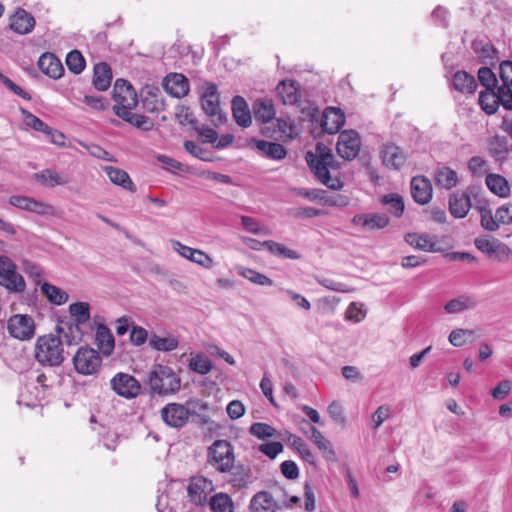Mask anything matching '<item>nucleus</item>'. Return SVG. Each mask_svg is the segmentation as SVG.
<instances>
[{
    "label": "nucleus",
    "instance_id": "nucleus-20",
    "mask_svg": "<svg viewBox=\"0 0 512 512\" xmlns=\"http://www.w3.org/2000/svg\"><path fill=\"white\" fill-rule=\"evenodd\" d=\"M174 249L184 258L194 262L204 268H211L213 260L205 252L183 245L179 241L173 243Z\"/></svg>",
    "mask_w": 512,
    "mask_h": 512
},
{
    "label": "nucleus",
    "instance_id": "nucleus-14",
    "mask_svg": "<svg viewBox=\"0 0 512 512\" xmlns=\"http://www.w3.org/2000/svg\"><path fill=\"white\" fill-rule=\"evenodd\" d=\"M213 490L212 481L199 476L191 478L187 486V495L195 505H203L207 501V491Z\"/></svg>",
    "mask_w": 512,
    "mask_h": 512
},
{
    "label": "nucleus",
    "instance_id": "nucleus-51",
    "mask_svg": "<svg viewBox=\"0 0 512 512\" xmlns=\"http://www.w3.org/2000/svg\"><path fill=\"white\" fill-rule=\"evenodd\" d=\"M249 433L260 440H266L278 435L275 428L264 422H255L249 428Z\"/></svg>",
    "mask_w": 512,
    "mask_h": 512
},
{
    "label": "nucleus",
    "instance_id": "nucleus-64",
    "mask_svg": "<svg viewBox=\"0 0 512 512\" xmlns=\"http://www.w3.org/2000/svg\"><path fill=\"white\" fill-rule=\"evenodd\" d=\"M496 221L499 222V225L512 224V204L511 203H505L496 209Z\"/></svg>",
    "mask_w": 512,
    "mask_h": 512
},
{
    "label": "nucleus",
    "instance_id": "nucleus-57",
    "mask_svg": "<svg viewBox=\"0 0 512 512\" xmlns=\"http://www.w3.org/2000/svg\"><path fill=\"white\" fill-rule=\"evenodd\" d=\"M185 150L192 156L206 162L213 161V157L209 151L197 145L194 141L186 140L184 142Z\"/></svg>",
    "mask_w": 512,
    "mask_h": 512
},
{
    "label": "nucleus",
    "instance_id": "nucleus-30",
    "mask_svg": "<svg viewBox=\"0 0 512 512\" xmlns=\"http://www.w3.org/2000/svg\"><path fill=\"white\" fill-rule=\"evenodd\" d=\"M252 142L255 144L256 148L267 158L273 160H282L287 155L286 148L276 142H269L266 140H257L253 139Z\"/></svg>",
    "mask_w": 512,
    "mask_h": 512
},
{
    "label": "nucleus",
    "instance_id": "nucleus-9",
    "mask_svg": "<svg viewBox=\"0 0 512 512\" xmlns=\"http://www.w3.org/2000/svg\"><path fill=\"white\" fill-rule=\"evenodd\" d=\"M112 97L116 102L113 110L117 109L118 107L123 109L135 108L138 104V98L135 89L130 84V82L122 78H119L115 81Z\"/></svg>",
    "mask_w": 512,
    "mask_h": 512
},
{
    "label": "nucleus",
    "instance_id": "nucleus-25",
    "mask_svg": "<svg viewBox=\"0 0 512 512\" xmlns=\"http://www.w3.org/2000/svg\"><path fill=\"white\" fill-rule=\"evenodd\" d=\"M34 26V17L24 9H18L10 20V28L20 35L30 33Z\"/></svg>",
    "mask_w": 512,
    "mask_h": 512
},
{
    "label": "nucleus",
    "instance_id": "nucleus-11",
    "mask_svg": "<svg viewBox=\"0 0 512 512\" xmlns=\"http://www.w3.org/2000/svg\"><path fill=\"white\" fill-rule=\"evenodd\" d=\"M189 410L179 403H168L161 409L164 423L173 428L183 427L189 418Z\"/></svg>",
    "mask_w": 512,
    "mask_h": 512
},
{
    "label": "nucleus",
    "instance_id": "nucleus-44",
    "mask_svg": "<svg viewBox=\"0 0 512 512\" xmlns=\"http://www.w3.org/2000/svg\"><path fill=\"white\" fill-rule=\"evenodd\" d=\"M41 292L54 305H62L69 298L64 290L46 282L41 284Z\"/></svg>",
    "mask_w": 512,
    "mask_h": 512
},
{
    "label": "nucleus",
    "instance_id": "nucleus-60",
    "mask_svg": "<svg viewBox=\"0 0 512 512\" xmlns=\"http://www.w3.org/2000/svg\"><path fill=\"white\" fill-rule=\"evenodd\" d=\"M323 210L314 207H297L289 210V215L294 218H313L323 215Z\"/></svg>",
    "mask_w": 512,
    "mask_h": 512
},
{
    "label": "nucleus",
    "instance_id": "nucleus-43",
    "mask_svg": "<svg viewBox=\"0 0 512 512\" xmlns=\"http://www.w3.org/2000/svg\"><path fill=\"white\" fill-rule=\"evenodd\" d=\"M34 179L40 184L49 186L51 188L68 183L67 178L61 177L59 173L51 169H44L38 173H35Z\"/></svg>",
    "mask_w": 512,
    "mask_h": 512
},
{
    "label": "nucleus",
    "instance_id": "nucleus-39",
    "mask_svg": "<svg viewBox=\"0 0 512 512\" xmlns=\"http://www.w3.org/2000/svg\"><path fill=\"white\" fill-rule=\"evenodd\" d=\"M486 186L495 195L499 197H507L510 194V186L508 181L499 174L490 173L485 179Z\"/></svg>",
    "mask_w": 512,
    "mask_h": 512
},
{
    "label": "nucleus",
    "instance_id": "nucleus-37",
    "mask_svg": "<svg viewBox=\"0 0 512 512\" xmlns=\"http://www.w3.org/2000/svg\"><path fill=\"white\" fill-rule=\"evenodd\" d=\"M452 84L455 90L463 94H473L477 88L475 78L465 71H458L453 75Z\"/></svg>",
    "mask_w": 512,
    "mask_h": 512
},
{
    "label": "nucleus",
    "instance_id": "nucleus-8",
    "mask_svg": "<svg viewBox=\"0 0 512 512\" xmlns=\"http://www.w3.org/2000/svg\"><path fill=\"white\" fill-rule=\"evenodd\" d=\"M361 148V138L355 130H344L340 132L336 145L338 155L347 160L351 161L355 159Z\"/></svg>",
    "mask_w": 512,
    "mask_h": 512
},
{
    "label": "nucleus",
    "instance_id": "nucleus-13",
    "mask_svg": "<svg viewBox=\"0 0 512 512\" xmlns=\"http://www.w3.org/2000/svg\"><path fill=\"white\" fill-rule=\"evenodd\" d=\"M411 196L419 205L428 204L433 195L431 181L422 175L414 176L410 182Z\"/></svg>",
    "mask_w": 512,
    "mask_h": 512
},
{
    "label": "nucleus",
    "instance_id": "nucleus-34",
    "mask_svg": "<svg viewBox=\"0 0 512 512\" xmlns=\"http://www.w3.org/2000/svg\"><path fill=\"white\" fill-rule=\"evenodd\" d=\"M407 159L408 154L401 147L386 145V166L399 171L406 165Z\"/></svg>",
    "mask_w": 512,
    "mask_h": 512
},
{
    "label": "nucleus",
    "instance_id": "nucleus-4",
    "mask_svg": "<svg viewBox=\"0 0 512 512\" xmlns=\"http://www.w3.org/2000/svg\"><path fill=\"white\" fill-rule=\"evenodd\" d=\"M235 454L228 440H215L207 450V463L220 473L231 472L234 467Z\"/></svg>",
    "mask_w": 512,
    "mask_h": 512
},
{
    "label": "nucleus",
    "instance_id": "nucleus-5",
    "mask_svg": "<svg viewBox=\"0 0 512 512\" xmlns=\"http://www.w3.org/2000/svg\"><path fill=\"white\" fill-rule=\"evenodd\" d=\"M73 365L76 372L81 375H94L101 368L102 358L97 350L82 346L73 357Z\"/></svg>",
    "mask_w": 512,
    "mask_h": 512
},
{
    "label": "nucleus",
    "instance_id": "nucleus-36",
    "mask_svg": "<svg viewBox=\"0 0 512 512\" xmlns=\"http://www.w3.org/2000/svg\"><path fill=\"white\" fill-rule=\"evenodd\" d=\"M477 305L478 300L476 299V297L471 295H461L457 298L448 301L444 306V310L447 313L455 314L460 313L464 310L474 309Z\"/></svg>",
    "mask_w": 512,
    "mask_h": 512
},
{
    "label": "nucleus",
    "instance_id": "nucleus-53",
    "mask_svg": "<svg viewBox=\"0 0 512 512\" xmlns=\"http://www.w3.org/2000/svg\"><path fill=\"white\" fill-rule=\"evenodd\" d=\"M188 367L193 372L206 375L212 370V363L206 356L198 354L190 359Z\"/></svg>",
    "mask_w": 512,
    "mask_h": 512
},
{
    "label": "nucleus",
    "instance_id": "nucleus-10",
    "mask_svg": "<svg viewBox=\"0 0 512 512\" xmlns=\"http://www.w3.org/2000/svg\"><path fill=\"white\" fill-rule=\"evenodd\" d=\"M112 390L121 397L132 399L140 394L141 385L132 375L117 373L110 381Z\"/></svg>",
    "mask_w": 512,
    "mask_h": 512
},
{
    "label": "nucleus",
    "instance_id": "nucleus-27",
    "mask_svg": "<svg viewBox=\"0 0 512 512\" xmlns=\"http://www.w3.org/2000/svg\"><path fill=\"white\" fill-rule=\"evenodd\" d=\"M405 240L410 246L422 251L438 252L440 250L436 237L429 234L408 233Z\"/></svg>",
    "mask_w": 512,
    "mask_h": 512
},
{
    "label": "nucleus",
    "instance_id": "nucleus-28",
    "mask_svg": "<svg viewBox=\"0 0 512 512\" xmlns=\"http://www.w3.org/2000/svg\"><path fill=\"white\" fill-rule=\"evenodd\" d=\"M250 512H276L277 504L271 493L260 491L250 501Z\"/></svg>",
    "mask_w": 512,
    "mask_h": 512
},
{
    "label": "nucleus",
    "instance_id": "nucleus-46",
    "mask_svg": "<svg viewBox=\"0 0 512 512\" xmlns=\"http://www.w3.org/2000/svg\"><path fill=\"white\" fill-rule=\"evenodd\" d=\"M69 312L73 318L71 323L81 326L90 320V305L87 302H76L69 306Z\"/></svg>",
    "mask_w": 512,
    "mask_h": 512
},
{
    "label": "nucleus",
    "instance_id": "nucleus-61",
    "mask_svg": "<svg viewBox=\"0 0 512 512\" xmlns=\"http://www.w3.org/2000/svg\"><path fill=\"white\" fill-rule=\"evenodd\" d=\"M258 450L270 459H274L283 451V445L278 441L266 442L260 444Z\"/></svg>",
    "mask_w": 512,
    "mask_h": 512
},
{
    "label": "nucleus",
    "instance_id": "nucleus-3",
    "mask_svg": "<svg viewBox=\"0 0 512 512\" xmlns=\"http://www.w3.org/2000/svg\"><path fill=\"white\" fill-rule=\"evenodd\" d=\"M35 359L45 367H58L65 360L62 343L54 334L40 336L35 345Z\"/></svg>",
    "mask_w": 512,
    "mask_h": 512
},
{
    "label": "nucleus",
    "instance_id": "nucleus-50",
    "mask_svg": "<svg viewBox=\"0 0 512 512\" xmlns=\"http://www.w3.org/2000/svg\"><path fill=\"white\" fill-rule=\"evenodd\" d=\"M66 65L70 72L78 75L85 69L86 60L80 51L72 50L66 56Z\"/></svg>",
    "mask_w": 512,
    "mask_h": 512
},
{
    "label": "nucleus",
    "instance_id": "nucleus-42",
    "mask_svg": "<svg viewBox=\"0 0 512 512\" xmlns=\"http://www.w3.org/2000/svg\"><path fill=\"white\" fill-rule=\"evenodd\" d=\"M209 506L212 512H234L233 500L224 492L213 495L209 500Z\"/></svg>",
    "mask_w": 512,
    "mask_h": 512
},
{
    "label": "nucleus",
    "instance_id": "nucleus-56",
    "mask_svg": "<svg viewBox=\"0 0 512 512\" xmlns=\"http://www.w3.org/2000/svg\"><path fill=\"white\" fill-rule=\"evenodd\" d=\"M386 206L388 207V211L399 218L403 215L405 204L403 197L397 194H388L386 195Z\"/></svg>",
    "mask_w": 512,
    "mask_h": 512
},
{
    "label": "nucleus",
    "instance_id": "nucleus-58",
    "mask_svg": "<svg viewBox=\"0 0 512 512\" xmlns=\"http://www.w3.org/2000/svg\"><path fill=\"white\" fill-rule=\"evenodd\" d=\"M175 117L181 125L190 124L193 129L197 126L198 121L194 118L193 112L186 105H178L175 111Z\"/></svg>",
    "mask_w": 512,
    "mask_h": 512
},
{
    "label": "nucleus",
    "instance_id": "nucleus-45",
    "mask_svg": "<svg viewBox=\"0 0 512 512\" xmlns=\"http://www.w3.org/2000/svg\"><path fill=\"white\" fill-rule=\"evenodd\" d=\"M478 101L482 110L489 115L494 114L499 107V96L493 89L481 91Z\"/></svg>",
    "mask_w": 512,
    "mask_h": 512
},
{
    "label": "nucleus",
    "instance_id": "nucleus-55",
    "mask_svg": "<svg viewBox=\"0 0 512 512\" xmlns=\"http://www.w3.org/2000/svg\"><path fill=\"white\" fill-rule=\"evenodd\" d=\"M481 226L490 232H494L499 229V222L496 221V213L493 214L489 207L483 206L479 208Z\"/></svg>",
    "mask_w": 512,
    "mask_h": 512
},
{
    "label": "nucleus",
    "instance_id": "nucleus-52",
    "mask_svg": "<svg viewBox=\"0 0 512 512\" xmlns=\"http://www.w3.org/2000/svg\"><path fill=\"white\" fill-rule=\"evenodd\" d=\"M489 150L494 156L503 157L511 148L505 136L495 135L489 141Z\"/></svg>",
    "mask_w": 512,
    "mask_h": 512
},
{
    "label": "nucleus",
    "instance_id": "nucleus-23",
    "mask_svg": "<svg viewBox=\"0 0 512 512\" xmlns=\"http://www.w3.org/2000/svg\"><path fill=\"white\" fill-rule=\"evenodd\" d=\"M231 109L233 118L239 126L247 128L251 125V112L246 100L242 96L237 95L233 97Z\"/></svg>",
    "mask_w": 512,
    "mask_h": 512
},
{
    "label": "nucleus",
    "instance_id": "nucleus-7",
    "mask_svg": "<svg viewBox=\"0 0 512 512\" xmlns=\"http://www.w3.org/2000/svg\"><path fill=\"white\" fill-rule=\"evenodd\" d=\"M7 330L11 337L25 341L35 335L34 319L27 314H16L7 321Z\"/></svg>",
    "mask_w": 512,
    "mask_h": 512
},
{
    "label": "nucleus",
    "instance_id": "nucleus-63",
    "mask_svg": "<svg viewBox=\"0 0 512 512\" xmlns=\"http://www.w3.org/2000/svg\"><path fill=\"white\" fill-rule=\"evenodd\" d=\"M512 85H502L497 87L496 95L499 96V105L505 109L512 110Z\"/></svg>",
    "mask_w": 512,
    "mask_h": 512
},
{
    "label": "nucleus",
    "instance_id": "nucleus-22",
    "mask_svg": "<svg viewBox=\"0 0 512 512\" xmlns=\"http://www.w3.org/2000/svg\"><path fill=\"white\" fill-rule=\"evenodd\" d=\"M276 92L284 105H294L300 98V86L294 80L281 81L276 87Z\"/></svg>",
    "mask_w": 512,
    "mask_h": 512
},
{
    "label": "nucleus",
    "instance_id": "nucleus-49",
    "mask_svg": "<svg viewBox=\"0 0 512 512\" xmlns=\"http://www.w3.org/2000/svg\"><path fill=\"white\" fill-rule=\"evenodd\" d=\"M19 111L22 115L23 122L27 128L33 129L37 132L45 133L49 129V125L43 122L40 118L32 114L27 109L20 107Z\"/></svg>",
    "mask_w": 512,
    "mask_h": 512
},
{
    "label": "nucleus",
    "instance_id": "nucleus-12",
    "mask_svg": "<svg viewBox=\"0 0 512 512\" xmlns=\"http://www.w3.org/2000/svg\"><path fill=\"white\" fill-rule=\"evenodd\" d=\"M56 334L54 337H58L62 343V347L66 346H74L79 344L83 339V331L81 326H78L77 323L71 322H60L55 328Z\"/></svg>",
    "mask_w": 512,
    "mask_h": 512
},
{
    "label": "nucleus",
    "instance_id": "nucleus-21",
    "mask_svg": "<svg viewBox=\"0 0 512 512\" xmlns=\"http://www.w3.org/2000/svg\"><path fill=\"white\" fill-rule=\"evenodd\" d=\"M38 67L45 75L53 79H59L64 74L61 61L52 53H43L38 60Z\"/></svg>",
    "mask_w": 512,
    "mask_h": 512
},
{
    "label": "nucleus",
    "instance_id": "nucleus-33",
    "mask_svg": "<svg viewBox=\"0 0 512 512\" xmlns=\"http://www.w3.org/2000/svg\"><path fill=\"white\" fill-rule=\"evenodd\" d=\"M104 171L113 184L121 186L130 192H136V186L126 171L113 166H105Z\"/></svg>",
    "mask_w": 512,
    "mask_h": 512
},
{
    "label": "nucleus",
    "instance_id": "nucleus-62",
    "mask_svg": "<svg viewBox=\"0 0 512 512\" xmlns=\"http://www.w3.org/2000/svg\"><path fill=\"white\" fill-rule=\"evenodd\" d=\"M29 207L27 209L28 212H33L38 215H53L54 207L50 204L44 203L42 201L35 200L33 198L30 199Z\"/></svg>",
    "mask_w": 512,
    "mask_h": 512
},
{
    "label": "nucleus",
    "instance_id": "nucleus-2",
    "mask_svg": "<svg viewBox=\"0 0 512 512\" xmlns=\"http://www.w3.org/2000/svg\"><path fill=\"white\" fill-rule=\"evenodd\" d=\"M145 383L149 386L151 393L159 396L176 394L181 388V378L167 365L156 364L147 373Z\"/></svg>",
    "mask_w": 512,
    "mask_h": 512
},
{
    "label": "nucleus",
    "instance_id": "nucleus-41",
    "mask_svg": "<svg viewBox=\"0 0 512 512\" xmlns=\"http://www.w3.org/2000/svg\"><path fill=\"white\" fill-rule=\"evenodd\" d=\"M178 344V339L171 335L161 337L157 334H152L149 338L150 347L161 352L173 351L178 347Z\"/></svg>",
    "mask_w": 512,
    "mask_h": 512
},
{
    "label": "nucleus",
    "instance_id": "nucleus-1",
    "mask_svg": "<svg viewBox=\"0 0 512 512\" xmlns=\"http://www.w3.org/2000/svg\"><path fill=\"white\" fill-rule=\"evenodd\" d=\"M305 159L308 167L319 182L334 191H339L343 188L344 183L342 180L338 176L332 175V172L341 169V164L335 159L330 148L322 143H318L315 152H307Z\"/></svg>",
    "mask_w": 512,
    "mask_h": 512
},
{
    "label": "nucleus",
    "instance_id": "nucleus-26",
    "mask_svg": "<svg viewBox=\"0 0 512 512\" xmlns=\"http://www.w3.org/2000/svg\"><path fill=\"white\" fill-rule=\"evenodd\" d=\"M133 108L123 109L118 107L114 109V113L124 120L125 122L133 125L136 128L142 129L144 131H149L153 128L152 121L145 115L132 113L131 110Z\"/></svg>",
    "mask_w": 512,
    "mask_h": 512
},
{
    "label": "nucleus",
    "instance_id": "nucleus-15",
    "mask_svg": "<svg viewBox=\"0 0 512 512\" xmlns=\"http://www.w3.org/2000/svg\"><path fill=\"white\" fill-rule=\"evenodd\" d=\"M469 190H471V187H469L467 191L458 190L449 195V212L454 218L462 219L470 211L471 197L470 193L468 192Z\"/></svg>",
    "mask_w": 512,
    "mask_h": 512
},
{
    "label": "nucleus",
    "instance_id": "nucleus-24",
    "mask_svg": "<svg viewBox=\"0 0 512 512\" xmlns=\"http://www.w3.org/2000/svg\"><path fill=\"white\" fill-rule=\"evenodd\" d=\"M201 106L212 125L218 127L227 121V115L220 106L219 98L201 100Z\"/></svg>",
    "mask_w": 512,
    "mask_h": 512
},
{
    "label": "nucleus",
    "instance_id": "nucleus-6",
    "mask_svg": "<svg viewBox=\"0 0 512 512\" xmlns=\"http://www.w3.org/2000/svg\"><path fill=\"white\" fill-rule=\"evenodd\" d=\"M0 285L11 293H22L26 284L16 270L15 263L7 256H0Z\"/></svg>",
    "mask_w": 512,
    "mask_h": 512
},
{
    "label": "nucleus",
    "instance_id": "nucleus-35",
    "mask_svg": "<svg viewBox=\"0 0 512 512\" xmlns=\"http://www.w3.org/2000/svg\"><path fill=\"white\" fill-rule=\"evenodd\" d=\"M254 117L257 121L268 123L275 118V108L271 100L257 99L253 103Z\"/></svg>",
    "mask_w": 512,
    "mask_h": 512
},
{
    "label": "nucleus",
    "instance_id": "nucleus-47",
    "mask_svg": "<svg viewBox=\"0 0 512 512\" xmlns=\"http://www.w3.org/2000/svg\"><path fill=\"white\" fill-rule=\"evenodd\" d=\"M289 441L291 446L297 450L304 461L311 465H315V456L301 437L289 434Z\"/></svg>",
    "mask_w": 512,
    "mask_h": 512
},
{
    "label": "nucleus",
    "instance_id": "nucleus-40",
    "mask_svg": "<svg viewBox=\"0 0 512 512\" xmlns=\"http://www.w3.org/2000/svg\"><path fill=\"white\" fill-rule=\"evenodd\" d=\"M95 340L104 355L109 356L113 352L114 337L107 326L101 324L97 327Z\"/></svg>",
    "mask_w": 512,
    "mask_h": 512
},
{
    "label": "nucleus",
    "instance_id": "nucleus-54",
    "mask_svg": "<svg viewBox=\"0 0 512 512\" xmlns=\"http://www.w3.org/2000/svg\"><path fill=\"white\" fill-rule=\"evenodd\" d=\"M238 273L250 282L260 286H271L273 284L269 277L251 268L241 267Z\"/></svg>",
    "mask_w": 512,
    "mask_h": 512
},
{
    "label": "nucleus",
    "instance_id": "nucleus-18",
    "mask_svg": "<svg viewBox=\"0 0 512 512\" xmlns=\"http://www.w3.org/2000/svg\"><path fill=\"white\" fill-rule=\"evenodd\" d=\"M142 106L150 113L161 112L165 109V100L159 87H146L142 94Z\"/></svg>",
    "mask_w": 512,
    "mask_h": 512
},
{
    "label": "nucleus",
    "instance_id": "nucleus-38",
    "mask_svg": "<svg viewBox=\"0 0 512 512\" xmlns=\"http://www.w3.org/2000/svg\"><path fill=\"white\" fill-rule=\"evenodd\" d=\"M311 436L310 439L314 442L317 448L322 452L323 456L330 461L336 460V453L331 446L329 440L315 427L310 425Z\"/></svg>",
    "mask_w": 512,
    "mask_h": 512
},
{
    "label": "nucleus",
    "instance_id": "nucleus-32",
    "mask_svg": "<svg viewBox=\"0 0 512 512\" xmlns=\"http://www.w3.org/2000/svg\"><path fill=\"white\" fill-rule=\"evenodd\" d=\"M351 221L354 225L360 226L364 231H374L384 228V217L377 213L357 214Z\"/></svg>",
    "mask_w": 512,
    "mask_h": 512
},
{
    "label": "nucleus",
    "instance_id": "nucleus-59",
    "mask_svg": "<svg viewBox=\"0 0 512 512\" xmlns=\"http://www.w3.org/2000/svg\"><path fill=\"white\" fill-rule=\"evenodd\" d=\"M231 483L233 486L242 487L250 482V469L243 466H234Z\"/></svg>",
    "mask_w": 512,
    "mask_h": 512
},
{
    "label": "nucleus",
    "instance_id": "nucleus-31",
    "mask_svg": "<svg viewBox=\"0 0 512 512\" xmlns=\"http://www.w3.org/2000/svg\"><path fill=\"white\" fill-rule=\"evenodd\" d=\"M112 81V71L105 62L97 63L93 69V86L99 91H106Z\"/></svg>",
    "mask_w": 512,
    "mask_h": 512
},
{
    "label": "nucleus",
    "instance_id": "nucleus-16",
    "mask_svg": "<svg viewBox=\"0 0 512 512\" xmlns=\"http://www.w3.org/2000/svg\"><path fill=\"white\" fill-rule=\"evenodd\" d=\"M345 123V115L340 108L327 107L321 118L322 130L328 134L337 133Z\"/></svg>",
    "mask_w": 512,
    "mask_h": 512
},
{
    "label": "nucleus",
    "instance_id": "nucleus-17",
    "mask_svg": "<svg viewBox=\"0 0 512 512\" xmlns=\"http://www.w3.org/2000/svg\"><path fill=\"white\" fill-rule=\"evenodd\" d=\"M433 180L438 188L445 190H451L460 183L458 173L446 165H437L433 172Z\"/></svg>",
    "mask_w": 512,
    "mask_h": 512
},
{
    "label": "nucleus",
    "instance_id": "nucleus-19",
    "mask_svg": "<svg viewBox=\"0 0 512 512\" xmlns=\"http://www.w3.org/2000/svg\"><path fill=\"white\" fill-rule=\"evenodd\" d=\"M165 91L175 98H181L189 92V81L188 79L178 73H173L165 77L163 83Z\"/></svg>",
    "mask_w": 512,
    "mask_h": 512
},
{
    "label": "nucleus",
    "instance_id": "nucleus-48",
    "mask_svg": "<svg viewBox=\"0 0 512 512\" xmlns=\"http://www.w3.org/2000/svg\"><path fill=\"white\" fill-rule=\"evenodd\" d=\"M266 244L267 250L275 256L291 260H298L301 258L300 254L297 251L289 249L281 243L272 240H266Z\"/></svg>",
    "mask_w": 512,
    "mask_h": 512
},
{
    "label": "nucleus",
    "instance_id": "nucleus-29",
    "mask_svg": "<svg viewBox=\"0 0 512 512\" xmlns=\"http://www.w3.org/2000/svg\"><path fill=\"white\" fill-rule=\"evenodd\" d=\"M296 195L308 199L310 201H317L329 206H340L346 205L347 201L343 197H340L342 200L341 203H337L333 201L331 198L326 196V191L323 189H308V188H296L294 189Z\"/></svg>",
    "mask_w": 512,
    "mask_h": 512
}]
</instances>
